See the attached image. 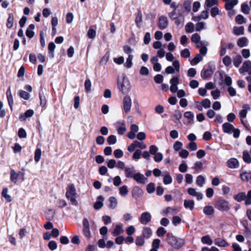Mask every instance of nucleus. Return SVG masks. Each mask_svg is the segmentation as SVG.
Instances as JSON below:
<instances>
[{"label": "nucleus", "instance_id": "412c9836", "mask_svg": "<svg viewBox=\"0 0 251 251\" xmlns=\"http://www.w3.org/2000/svg\"><path fill=\"white\" fill-rule=\"evenodd\" d=\"M194 201L191 200H185L184 201V206L186 209L192 211L194 208Z\"/></svg>", "mask_w": 251, "mask_h": 251}, {"label": "nucleus", "instance_id": "69168bd1", "mask_svg": "<svg viewBox=\"0 0 251 251\" xmlns=\"http://www.w3.org/2000/svg\"><path fill=\"white\" fill-rule=\"evenodd\" d=\"M114 156L117 158H120L123 156L124 153L120 149H117L114 151Z\"/></svg>", "mask_w": 251, "mask_h": 251}, {"label": "nucleus", "instance_id": "b1692460", "mask_svg": "<svg viewBox=\"0 0 251 251\" xmlns=\"http://www.w3.org/2000/svg\"><path fill=\"white\" fill-rule=\"evenodd\" d=\"M103 200L104 198L102 196L98 197L97 201L94 205V207L95 209H99L102 207Z\"/></svg>", "mask_w": 251, "mask_h": 251}, {"label": "nucleus", "instance_id": "cd10ccee", "mask_svg": "<svg viewBox=\"0 0 251 251\" xmlns=\"http://www.w3.org/2000/svg\"><path fill=\"white\" fill-rule=\"evenodd\" d=\"M237 44L240 48L246 47L248 44V39L245 37L240 38L237 40Z\"/></svg>", "mask_w": 251, "mask_h": 251}, {"label": "nucleus", "instance_id": "a211bd4d", "mask_svg": "<svg viewBox=\"0 0 251 251\" xmlns=\"http://www.w3.org/2000/svg\"><path fill=\"white\" fill-rule=\"evenodd\" d=\"M152 234V232L151 228L149 227H144L142 230V235L145 238H150Z\"/></svg>", "mask_w": 251, "mask_h": 251}, {"label": "nucleus", "instance_id": "864d4df0", "mask_svg": "<svg viewBox=\"0 0 251 251\" xmlns=\"http://www.w3.org/2000/svg\"><path fill=\"white\" fill-rule=\"evenodd\" d=\"M211 75V72L208 70H203L201 72V76L203 79H206Z\"/></svg>", "mask_w": 251, "mask_h": 251}, {"label": "nucleus", "instance_id": "58836bf2", "mask_svg": "<svg viewBox=\"0 0 251 251\" xmlns=\"http://www.w3.org/2000/svg\"><path fill=\"white\" fill-rule=\"evenodd\" d=\"M205 178L203 176H198L196 179V183L200 187H202L205 183Z\"/></svg>", "mask_w": 251, "mask_h": 251}, {"label": "nucleus", "instance_id": "9d476101", "mask_svg": "<svg viewBox=\"0 0 251 251\" xmlns=\"http://www.w3.org/2000/svg\"><path fill=\"white\" fill-rule=\"evenodd\" d=\"M188 193L193 197H196L198 201L202 200L203 198L202 194L199 192H197L196 189L193 188H189L188 189Z\"/></svg>", "mask_w": 251, "mask_h": 251}, {"label": "nucleus", "instance_id": "ea45409f", "mask_svg": "<svg viewBox=\"0 0 251 251\" xmlns=\"http://www.w3.org/2000/svg\"><path fill=\"white\" fill-rule=\"evenodd\" d=\"M244 28L243 26L237 27L233 28V33L236 35H240L244 34Z\"/></svg>", "mask_w": 251, "mask_h": 251}, {"label": "nucleus", "instance_id": "e2e57ef3", "mask_svg": "<svg viewBox=\"0 0 251 251\" xmlns=\"http://www.w3.org/2000/svg\"><path fill=\"white\" fill-rule=\"evenodd\" d=\"M180 55L184 58H188L190 56V52L188 49H185L180 52Z\"/></svg>", "mask_w": 251, "mask_h": 251}, {"label": "nucleus", "instance_id": "2eb2a0df", "mask_svg": "<svg viewBox=\"0 0 251 251\" xmlns=\"http://www.w3.org/2000/svg\"><path fill=\"white\" fill-rule=\"evenodd\" d=\"M215 245L219 247H227L229 244L225 240L221 238H217L214 239Z\"/></svg>", "mask_w": 251, "mask_h": 251}, {"label": "nucleus", "instance_id": "79ce46f5", "mask_svg": "<svg viewBox=\"0 0 251 251\" xmlns=\"http://www.w3.org/2000/svg\"><path fill=\"white\" fill-rule=\"evenodd\" d=\"M8 189L7 188H4L2 190L1 195L3 197L5 198L6 201L8 202H10L11 201V198L10 195L8 194Z\"/></svg>", "mask_w": 251, "mask_h": 251}, {"label": "nucleus", "instance_id": "f704fd0d", "mask_svg": "<svg viewBox=\"0 0 251 251\" xmlns=\"http://www.w3.org/2000/svg\"><path fill=\"white\" fill-rule=\"evenodd\" d=\"M145 238L142 235L138 236L136 238L135 244L137 246L142 247L145 243Z\"/></svg>", "mask_w": 251, "mask_h": 251}, {"label": "nucleus", "instance_id": "13d9d810", "mask_svg": "<svg viewBox=\"0 0 251 251\" xmlns=\"http://www.w3.org/2000/svg\"><path fill=\"white\" fill-rule=\"evenodd\" d=\"M20 97L24 100H27L29 98L30 95L25 91H20L19 92Z\"/></svg>", "mask_w": 251, "mask_h": 251}, {"label": "nucleus", "instance_id": "f8f14e48", "mask_svg": "<svg viewBox=\"0 0 251 251\" xmlns=\"http://www.w3.org/2000/svg\"><path fill=\"white\" fill-rule=\"evenodd\" d=\"M251 69V62L250 61H246L243 63L242 67L239 69V72L241 74L245 72H248L249 74V72L250 71Z\"/></svg>", "mask_w": 251, "mask_h": 251}, {"label": "nucleus", "instance_id": "f3484780", "mask_svg": "<svg viewBox=\"0 0 251 251\" xmlns=\"http://www.w3.org/2000/svg\"><path fill=\"white\" fill-rule=\"evenodd\" d=\"M223 129L225 133L230 134L232 133V131L234 128V126L228 123H225L222 125Z\"/></svg>", "mask_w": 251, "mask_h": 251}, {"label": "nucleus", "instance_id": "4d7b16f0", "mask_svg": "<svg viewBox=\"0 0 251 251\" xmlns=\"http://www.w3.org/2000/svg\"><path fill=\"white\" fill-rule=\"evenodd\" d=\"M55 47H56L55 45L53 42L50 43L48 45V49H49L50 52V55H51V57H52V58L53 57V56H54L53 51H54V49H55Z\"/></svg>", "mask_w": 251, "mask_h": 251}, {"label": "nucleus", "instance_id": "f257e3e1", "mask_svg": "<svg viewBox=\"0 0 251 251\" xmlns=\"http://www.w3.org/2000/svg\"><path fill=\"white\" fill-rule=\"evenodd\" d=\"M78 196L75 185L72 183L69 184L66 188V198L71 201L73 205H77L78 203L76 198Z\"/></svg>", "mask_w": 251, "mask_h": 251}, {"label": "nucleus", "instance_id": "e433bc0d", "mask_svg": "<svg viewBox=\"0 0 251 251\" xmlns=\"http://www.w3.org/2000/svg\"><path fill=\"white\" fill-rule=\"evenodd\" d=\"M19 177V174L17 173L14 170L10 171V180L16 183Z\"/></svg>", "mask_w": 251, "mask_h": 251}, {"label": "nucleus", "instance_id": "6e6552de", "mask_svg": "<svg viewBox=\"0 0 251 251\" xmlns=\"http://www.w3.org/2000/svg\"><path fill=\"white\" fill-rule=\"evenodd\" d=\"M151 219V216L149 212H145L141 214L140 217L139 219V222L142 225H147L149 223Z\"/></svg>", "mask_w": 251, "mask_h": 251}, {"label": "nucleus", "instance_id": "2f4dec72", "mask_svg": "<svg viewBox=\"0 0 251 251\" xmlns=\"http://www.w3.org/2000/svg\"><path fill=\"white\" fill-rule=\"evenodd\" d=\"M133 55L131 54H129L128 57L126 58V62L124 64V66L127 69H129L132 66V60H133Z\"/></svg>", "mask_w": 251, "mask_h": 251}, {"label": "nucleus", "instance_id": "1a4fd4ad", "mask_svg": "<svg viewBox=\"0 0 251 251\" xmlns=\"http://www.w3.org/2000/svg\"><path fill=\"white\" fill-rule=\"evenodd\" d=\"M179 83V77L175 76L170 80V90L173 93H175L178 89L177 85Z\"/></svg>", "mask_w": 251, "mask_h": 251}, {"label": "nucleus", "instance_id": "f03ea898", "mask_svg": "<svg viewBox=\"0 0 251 251\" xmlns=\"http://www.w3.org/2000/svg\"><path fill=\"white\" fill-rule=\"evenodd\" d=\"M117 84L119 90L123 94H127L129 92L131 85L129 80L126 76H124L121 79H118Z\"/></svg>", "mask_w": 251, "mask_h": 251}, {"label": "nucleus", "instance_id": "7c9ffc66", "mask_svg": "<svg viewBox=\"0 0 251 251\" xmlns=\"http://www.w3.org/2000/svg\"><path fill=\"white\" fill-rule=\"evenodd\" d=\"M203 211L206 215H211L214 213V209L212 206L208 205L203 208Z\"/></svg>", "mask_w": 251, "mask_h": 251}, {"label": "nucleus", "instance_id": "0e129e2a", "mask_svg": "<svg viewBox=\"0 0 251 251\" xmlns=\"http://www.w3.org/2000/svg\"><path fill=\"white\" fill-rule=\"evenodd\" d=\"M154 155V160L156 162H161L163 159V154L161 152L156 153Z\"/></svg>", "mask_w": 251, "mask_h": 251}, {"label": "nucleus", "instance_id": "c85d7f7f", "mask_svg": "<svg viewBox=\"0 0 251 251\" xmlns=\"http://www.w3.org/2000/svg\"><path fill=\"white\" fill-rule=\"evenodd\" d=\"M201 241L203 244L210 246L212 244L213 241L209 235H205L201 237Z\"/></svg>", "mask_w": 251, "mask_h": 251}, {"label": "nucleus", "instance_id": "09e8293b", "mask_svg": "<svg viewBox=\"0 0 251 251\" xmlns=\"http://www.w3.org/2000/svg\"><path fill=\"white\" fill-rule=\"evenodd\" d=\"M241 10L243 13L249 14L250 13V8L247 4L243 3L241 5Z\"/></svg>", "mask_w": 251, "mask_h": 251}, {"label": "nucleus", "instance_id": "c03bdc74", "mask_svg": "<svg viewBox=\"0 0 251 251\" xmlns=\"http://www.w3.org/2000/svg\"><path fill=\"white\" fill-rule=\"evenodd\" d=\"M185 29L187 33H192L194 31V25L191 22L188 23L185 27Z\"/></svg>", "mask_w": 251, "mask_h": 251}, {"label": "nucleus", "instance_id": "8fccbe9b", "mask_svg": "<svg viewBox=\"0 0 251 251\" xmlns=\"http://www.w3.org/2000/svg\"><path fill=\"white\" fill-rule=\"evenodd\" d=\"M41 150L40 149H37L35 151L34 160L36 162H38L41 156Z\"/></svg>", "mask_w": 251, "mask_h": 251}, {"label": "nucleus", "instance_id": "bf43d9fd", "mask_svg": "<svg viewBox=\"0 0 251 251\" xmlns=\"http://www.w3.org/2000/svg\"><path fill=\"white\" fill-rule=\"evenodd\" d=\"M116 163L117 162L115 160L111 159L108 160L107 164L108 167L112 169L116 167Z\"/></svg>", "mask_w": 251, "mask_h": 251}, {"label": "nucleus", "instance_id": "423d86ee", "mask_svg": "<svg viewBox=\"0 0 251 251\" xmlns=\"http://www.w3.org/2000/svg\"><path fill=\"white\" fill-rule=\"evenodd\" d=\"M83 225V233L87 238L91 237V231L90 229L89 223L87 219L84 218L82 221Z\"/></svg>", "mask_w": 251, "mask_h": 251}, {"label": "nucleus", "instance_id": "4be33fe9", "mask_svg": "<svg viewBox=\"0 0 251 251\" xmlns=\"http://www.w3.org/2000/svg\"><path fill=\"white\" fill-rule=\"evenodd\" d=\"M251 110V107L249 104H244L242 107V109L239 113V115L241 118H244L246 117L248 111Z\"/></svg>", "mask_w": 251, "mask_h": 251}, {"label": "nucleus", "instance_id": "052dcab7", "mask_svg": "<svg viewBox=\"0 0 251 251\" xmlns=\"http://www.w3.org/2000/svg\"><path fill=\"white\" fill-rule=\"evenodd\" d=\"M120 194L121 196H126L128 194V191L126 186H123L119 189Z\"/></svg>", "mask_w": 251, "mask_h": 251}, {"label": "nucleus", "instance_id": "7ed1b4c3", "mask_svg": "<svg viewBox=\"0 0 251 251\" xmlns=\"http://www.w3.org/2000/svg\"><path fill=\"white\" fill-rule=\"evenodd\" d=\"M216 208L221 211H226L230 209V205L228 201L221 200L216 204Z\"/></svg>", "mask_w": 251, "mask_h": 251}, {"label": "nucleus", "instance_id": "aec40b11", "mask_svg": "<svg viewBox=\"0 0 251 251\" xmlns=\"http://www.w3.org/2000/svg\"><path fill=\"white\" fill-rule=\"evenodd\" d=\"M227 165L230 168H237L239 166V162L236 158H232L228 160Z\"/></svg>", "mask_w": 251, "mask_h": 251}, {"label": "nucleus", "instance_id": "c756f323", "mask_svg": "<svg viewBox=\"0 0 251 251\" xmlns=\"http://www.w3.org/2000/svg\"><path fill=\"white\" fill-rule=\"evenodd\" d=\"M184 117L187 119L188 123L191 124L193 123L194 118V114L191 111L185 112L184 114Z\"/></svg>", "mask_w": 251, "mask_h": 251}, {"label": "nucleus", "instance_id": "338daca9", "mask_svg": "<svg viewBox=\"0 0 251 251\" xmlns=\"http://www.w3.org/2000/svg\"><path fill=\"white\" fill-rule=\"evenodd\" d=\"M183 144L180 141H176L173 146L174 149L177 151H179L182 147Z\"/></svg>", "mask_w": 251, "mask_h": 251}, {"label": "nucleus", "instance_id": "5fc2aeb1", "mask_svg": "<svg viewBox=\"0 0 251 251\" xmlns=\"http://www.w3.org/2000/svg\"><path fill=\"white\" fill-rule=\"evenodd\" d=\"M87 35L89 38L93 39L96 37V31L93 29L90 28L87 32Z\"/></svg>", "mask_w": 251, "mask_h": 251}, {"label": "nucleus", "instance_id": "3c124183", "mask_svg": "<svg viewBox=\"0 0 251 251\" xmlns=\"http://www.w3.org/2000/svg\"><path fill=\"white\" fill-rule=\"evenodd\" d=\"M135 231H136L135 228L134 227V226H128L126 228V233L128 236H130V235L133 234L134 233V232H135Z\"/></svg>", "mask_w": 251, "mask_h": 251}, {"label": "nucleus", "instance_id": "de8ad7c7", "mask_svg": "<svg viewBox=\"0 0 251 251\" xmlns=\"http://www.w3.org/2000/svg\"><path fill=\"white\" fill-rule=\"evenodd\" d=\"M242 61V57L240 55L235 56L233 60V64L236 67H238Z\"/></svg>", "mask_w": 251, "mask_h": 251}, {"label": "nucleus", "instance_id": "a18cd8bd", "mask_svg": "<svg viewBox=\"0 0 251 251\" xmlns=\"http://www.w3.org/2000/svg\"><path fill=\"white\" fill-rule=\"evenodd\" d=\"M218 0H205L204 7L206 8H210L217 3Z\"/></svg>", "mask_w": 251, "mask_h": 251}, {"label": "nucleus", "instance_id": "c9c22d12", "mask_svg": "<svg viewBox=\"0 0 251 251\" xmlns=\"http://www.w3.org/2000/svg\"><path fill=\"white\" fill-rule=\"evenodd\" d=\"M235 22L236 23L239 25H241L243 24H245L247 23V19L244 17L243 16H242L241 14H239L236 16L235 17Z\"/></svg>", "mask_w": 251, "mask_h": 251}, {"label": "nucleus", "instance_id": "6ab92c4d", "mask_svg": "<svg viewBox=\"0 0 251 251\" xmlns=\"http://www.w3.org/2000/svg\"><path fill=\"white\" fill-rule=\"evenodd\" d=\"M167 240L168 243L171 245L173 247L175 248L179 247V246H177L176 243V238L175 236L171 235L169 233L167 234Z\"/></svg>", "mask_w": 251, "mask_h": 251}, {"label": "nucleus", "instance_id": "ddd939ff", "mask_svg": "<svg viewBox=\"0 0 251 251\" xmlns=\"http://www.w3.org/2000/svg\"><path fill=\"white\" fill-rule=\"evenodd\" d=\"M133 178L138 183L145 184L147 180V178L140 173H137L133 175Z\"/></svg>", "mask_w": 251, "mask_h": 251}, {"label": "nucleus", "instance_id": "72a5a7b5", "mask_svg": "<svg viewBox=\"0 0 251 251\" xmlns=\"http://www.w3.org/2000/svg\"><path fill=\"white\" fill-rule=\"evenodd\" d=\"M240 177L242 180L248 181L251 179V172H246L241 174Z\"/></svg>", "mask_w": 251, "mask_h": 251}, {"label": "nucleus", "instance_id": "473e14b6", "mask_svg": "<svg viewBox=\"0 0 251 251\" xmlns=\"http://www.w3.org/2000/svg\"><path fill=\"white\" fill-rule=\"evenodd\" d=\"M246 198V195L244 192H240L234 196V199L238 202H240Z\"/></svg>", "mask_w": 251, "mask_h": 251}, {"label": "nucleus", "instance_id": "4c0bfd02", "mask_svg": "<svg viewBox=\"0 0 251 251\" xmlns=\"http://www.w3.org/2000/svg\"><path fill=\"white\" fill-rule=\"evenodd\" d=\"M14 22V16L12 13L9 14L6 23V26L8 28H10L13 26Z\"/></svg>", "mask_w": 251, "mask_h": 251}, {"label": "nucleus", "instance_id": "49530a36", "mask_svg": "<svg viewBox=\"0 0 251 251\" xmlns=\"http://www.w3.org/2000/svg\"><path fill=\"white\" fill-rule=\"evenodd\" d=\"M243 159L247 163H251V157L247 151H243Z\"/></svg>", "mask_w": 251, "mask_h": 251}, {"label": "nucleus", "instance_id": "393cba45", "mask_svg": "<svg viewBox=\"0 0 251 251\" xmlns=\"http://www.w3.org/2000/svg\"><path fill=\"white\" fill-rule=\"evenodd\" d=\"M6 96L7 100L8 102L9 105L10 107L11 110H12L13 104L14 103L12 95V93L10 90V88H9L6 92Z\"/></svg>", "mask_w": 251, "mask_h": 251}, {"label": "nucleus", "instance_id": "9b49d317", "mask_svg": "<svg viewBox=\"0 0 251 251\" xmlns=\"http://www.w3.org/2000/svg\"><path fill=\"white\" fill-rule=\"evenodd\" d=\"M123 225L122 224H118L116 225L112 232L113 236H118L124 232Z\"/></svg>", "mask_w": 251, "mask_h": 251}, {"label": "nucleus", "instance_id": "dca6fc26", "mask_svg": "<svg viewBox=\"0 0 251 251\" xmlns=\"http://www.w3.org/2000/svg\"><path fill=\"white\" fill-rule=\"evenodd\" d=\"M225 2V8L227 10H231L238 3V0H224Z\"/></svg>", "mask_w": 251, "mask_h": 251}, {"label": "nucleus", "instance_id": "680f3d73", "mask_svg": "<svg viewBox=\"0 0 251 251\" xmlns=\"http://www.w3.org/2000/svg\"><path fill=\"white\" fill-rule=\"evenodd\" d=\"M116 142L117 139L115 135H110L107 138V142L109 145H114Z\"/></svg>", "mask_w": 251, "mask_h": 251}, {"label": "nucleus", "instance_id": "6e6d98bb", "mask_svg": "<svg viewBox=\"0 0 251 251\" xmlns=\"http://www.w3.org/2000/svg\"><path fill=\"white\" fill-rule=\"evenodd\" d=\"M201 104L203 105L204 108L207 109L210 107L211 101L209 99H205L202 100Z\"/></svg>", "mask_w": 251, "mask_h": 251}, {"label": "nucleus", "instance_id": "5701e85b", "mask_svg": "<svg viewBox=\"0 0 251 251\" xmlns=\"http://www.w3.org/2000/svg\"><path fill=\"white\" fill-rule=\"evenodd\" d=\"M109 202V207L111 209H114L117 206L118 201L114 197H111L108 200Z\"/></svg>", "mask_w": 251, "mask_h": 251}, {"label": "nucleus", "instance_id": "a19ab883", "mask_svg": "<svg viewBox=\"0 0 251 251\" xmlns=\"http://www.w3.org/2000/svg\"><path fill=\"white\" fill-rule=\"evenodd\" d=\"M125 173V176L126 177H133L134 170L132 168L129 167H126L124 169Z\"/></svg>", "mask_w": 251, "mask_h": 251}, {"label": "nucleus", "instance_id": "603ef678", "mask_svg": "<svg viewBox=\"0 0 251 251\" xmlns=\"http://www.w3.org/2000/svg\"><path fill=\"white\" fill-rule=\"evenodd\" d=\"M91 86L92 84L90 80L89 79H86L84 83V87L85 89L87 92H89L91 91Z\"/></svg>", "mask_w": 251, "mask_h": 251}, {"label": "nucleus", "instance_id": "20e7f679", "mask_svg": "<svg viewBox=\"0 0 251 251\" xmlns=\"http://www.w3.org/2000/svg\"><path fill=\"white\" fill-rule=\"evenodd\" d=\"M123 103L124 112L126 114L128 113L131 107L132 101L131 98L129 96L126 95L123 99Z\"/></svg>", "mask_w": 251, "mask_h": 251}, {"label": "nucleus", "instance_id": "4468645a", "mask_svg": "<svg viewBox=\"0 0 251 251\" xmlns=\"http://www.w3.org/2000/svg\"><path fill=\"white\" fill-rule=\"evenodd\" d=\"M191 41L192 42L196 44L198 48L201 47L203 45L202 42L201 41V36L198 33H195L192 35Z\"/></svg>", "mask_w": 251, "mask_h": 251}, {"label": "nucleus", "instance_id": "39448f33", "mask_svg": "<svg viewBox=\"0 0 251 251\" xmlns=\"http://www.w3.org/2000/svg\"><path fill=\"white\" fill-rule=\"evenodd\" d=\"M136 148L144 150L147 148V146L143 142L135 141L128 147L127 150L129 152H132Z\"/></svg>", "mask_w": 251, "mask_h": 251}, {"label": "nucleus", "instance_id": "37998d69", "mask_svg": "<svg viewBox=\"0 0 251 251\" xmlns=\"http://www.w3.org/2000/svg\"><path fill=\"white\" fill-rule=\"evenodd\" d=\"M202 60V57L200 54H198L191 61V64L192 65H195Z\"/></svg>", "mask_w": 251, "mask_h": 251}, {"label": "nucleus", "instance_id": "774afa93", "mask_svg": "<svg viewBox=\"0 0 251 251\" xmlns=\"http://www.w3.org/2000/svg\"><path fill=\"white\" fill-rule=\"evenodd\" d=\"M155 190V185L153 183H149L147 186V190L149 193H152Z\"/></svg>", "mask_w": 251, "mask_h": 251}, {"label": "nucleus", "instance_id": "0eeeda50", "mask_svg": "<svg viewBox=\"0 0 251 251\" xmlns=\"http://www.w3.org/2000/svg\"><path fill=\"white\" fill-rule=\"evenodd\" d=\"M158 26L159 29L163 30L166 29L168 26V20L165 16H161L158 18Z\"/></svg>", "mask_w": 251, "mask_h": 251}, {"label": "nucleus", "instance_id": "bb28decb", "mask_svg": "<svg viewBox=\"0 0 251 251\" xmlns=\"http://www.w3.org/2000/svg\"><path fill=\"white\" fill-rule=\"evenodd\" d=\"M34 28V25L31 24L29 25L27 29H26V35L29 38H32L34 35V33L33 32V29Z\"/></svg>", "mask_w": 251, "mask_h": 251}, {"label": "nucleus", "instance_id": "a878e982", "mask_svg": "<svg viewBox=\"0 0 251 251\" xmlns=\"http://www.w3.org/2000/svg\"><path fill=\"white\" fill-rule=\"evenodd\" d=\"M163 173L164 176L163 178L164 183L166 185L171 183L172 182V178L170 174L167 171L164 172Z\"/></svg>", "mask_w": 251, "mask_h": 251}]
</instances>
